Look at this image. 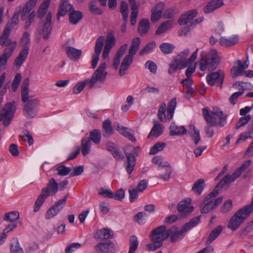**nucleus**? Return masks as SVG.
Listing matches in <instances>:
<instances>
[{"mask_svg": "<svg viewBox=\"0 0 253 253\" xmlns=\"http://www.w3.org/2000/svg\"><path fill=\"white\" fill-rule=\"evenodd\" d=\"M198 51V48H197L189 58H187L189 54L188 49L186 48L181 51L170 63L168 70L169 73L172 74L177 69H183L191 64L196 60Z\"/></svg>", "mask_w": 253, "mask_h": 253, "instance_id": "1", "label": "nucleus"}, {"mask_svg": "<svg viewBox=\"0 0 253 253\" xmlns=\"http://www.w3.org/2000/svg\"><path fill=\"white\" fill-rule=\"evenodd\" d=\"M169 237L168 229L165 225H161L151 232L150 238L151 243L146 245L148 251H154L163 245V241Z\"/></svg>", "mask_w": 253, "mask_h": 253, "instance_id": "2", "label": "nucleus"}, {"mask_svg": "<svg viewBox=\"0 0 253 253\" xmlns=\"http://www.w3.org/2000/svg\"><path fill=\"white\" fill-rule=\"evenodd\" d=\"M58 190V183L55 181L54 178H50L48 180L46 187L42 189L40 196L35 202L34 209V211L37 212L39 211L46 199L50 195H55Z\"/></svg>", "mask_w": 253, "mask_h": 253, "instance_id": "3", "label": "nucleus"}, {"mask_svg": "<svg viewBox=\"0 0 253 253\" xmlns=\"http://www.w3.org/2000/svg\"><path fill=\"white\" fill-rule=\"evenodd\" d=\"M201 58L199 61L200 69L201 71H212L215 69L219 63L220 58L214 49H211L208 54L206 55L204 51L201 53Z\"/></svg>", "mask_w": 253, "mask_h": 253, "instance_id": "4", "label": "nucleus"}, {"mask_svg": "<svg viewBox=\"0 0 253 253\" xmlns=\"http://www.w3.org/2000/svg\"><path fill=\"white\" fill-rule=\"evenodd\" d=\"M203 114L207 124L211 126H223L226 123V115L218 109L210 112L208 109L204 108Z\"/></svg>", "mask_w": 253, "mask_h": 253, "instance_id": "5", "label": "nucleus"}, {"mask_svg": "<svg viewBox=\"0 0 253 253\" xmlns=\"http://www.w3.org/2000/svg\"><path fill=\"white\" fill-rule=\"evenodd\" d=\"M200 221V217H195L189 222L185 224L181 229H179L176 226H173L168 229L169 237L170 236L172 242H176L178 240L183 238L184 233L197 225Z\"/></svg>", "mask_w": 253, "mask_h": 253, "instance_id": "6", "label": "nucleus"}, {"mask_svg": "<svg viewBox=\"0 0 253 253\" xmlns=\"http://www.w3.org/2000/svg\"><path fill=\"white\" fill-rule=\"evenodd\" d=\"M217 187L206 196L200 205L201 211L202 213H207L210 211L216 208L222 201V198L219 197L214 200V198L218 194Z\"/></svg>", "mask_w": 253, "mask_h": 253, "instance_id": "7", "label": "nucleus"}, {"mask_svg": "<svg viewBox=\"0 0 253 253\" xmlns=\"http://www.w3.org/2000/svg\"><path fill=\"white\" fill-rule=\"evenodd\" d=\"M106 68V63H101L97 70L92 74L91 78L90 79H87L89 83V88L93 87L98 84H102L105 82L108 74Z\"/></svg>", "mask_w": 253, "mask_h": 253, "instance_id": "8", "label": "nucleus"}, {"mask_svg": "<svg viewBox=\"0 0 253 253\" xmlns=\"http://www.w3.org/2000/svg\"><path fill=\"white\" fill-rule=\"evenodd\" d=\"M250 214L244 208L240 209L230 219L227 224L228 228L233 231L236 230Z\"/></svg>", "mask_w": 253, "mask_h": 253, "instance_id": "9", "label": "nucleus"}, {"mask_svg": "<svg viewBox=\"0 0 253 253\" xmlns=\"http://www.w3.org/2000/svg\"><path fill=\"white\" fill-rule=\"evenodd\" d=\"M251 161H248L244 163L241 167L236 170L232 175L228 174L225 175L219 182L216 187L218 191L219 187L222 188L225 185L229 184L237 178L241 173L250 165Z\"/></svg>", "mask_w": 253, "mask_h": 253, "instance_id": "10", "label": "nucleus"}, {"mask_svg": "<svg viewBox=\"0 0 253 253\" xmlns=\"http://www.w3.org/2000/svg\"><path fill=\"white\" fill-rule=\"evenodd\" d=\"M16 110L15 103L6 104L0 114V121L6 126L9 125Z\"/></svg>", "mask_w": 253, "mask_h": 253, "instance_id": "11", "label": "nucleus"}, {"mask_svg": "<svg viewBox=\"0 0 253 253\" xmlns=\"http://www.w3.org/2000/svg\"><path fill=\"white\" fill-rule=\"evenodd\" d=\"M68 198V195H66L63 198L59 200L50 207L45 213V219L48 220L56 216L65 206Z\"/></svg>", "mask_w": 253, "mask_h": 253, "instance_id": "12", "label": "nucleus"}, {"mask_svg": "<svg viewBox=\"0 0 253 253\" xmlns=\"http://www.w3.org/2000/svg\"><path fill=\"white\" fill-rule=\"evenodd\" d=\"M105 38L103 36L99 37L96 41L94 47V53L92 56L91 67L93 69L96 67L99 59V55L102 50Z\"/></svg>", "mask_w": 253, "mask_h": 253, "instance_id": "13", "label": "nucleus"}, {"mask_svg": "<svg viewBox=\"0 0 253 253\" xmlns=\"http://www.w3.org/2000/svg\"><path fill=\"white\" fill-rule=\"evenodd\" d=\"M249 65V61L248 59L245 61L243 63L240 60L236 61L231 69L232 77L236 78L239 76L243 75L245 72V70L248 68Z\"/></svg>", "mask_w": 253, "mask_h": 253, "instance_id": "14", "label": "nucleus"}, {"mask_svg": "<svg viewBox=\"0 0 253 253\" xmlns=\"http://www.w3.org/2000/svg\"><path fill=\"white\" fill-rule=\"evenodd\" d=\"M52 16L49 12L46 17V21L43 25L40 24L37 28V32L39 35H42L44 39H47L51 30Z\"/></svg>", "mask_w": 253, "mask_h": 253, "instance_id": "15", "label": "nucleus"}, {"mask_svg": "<svg viewBox=\"0 0 253 253\" xmlns=\"http://www.w3.org/2000/svg\"><path fill=\"white\" fill-rule=\"evenodd\" d=\"M224 77V72L221 70L211 73L206 77L207 83L211 86L214 85L221 86Z\"/></svg>", "mask_w": 253, "mask_h": 253, "instance_id": "16", "label": "nucleus"}, {"mask_svg": "<svg viewBox=\"0 0 253 253\" xmlns=\"http://www.w3.org/2000/svg\"><path fill=\"white\" fill-rule=\"evenodd\" d=\"M116 43V40L114 34L111 31L107 36L106 43L102 53V57L104 60H109V54L112 48L115 45Z\"/></svg>", "mask_w": 253, "mask_h": 253, "instance_id": "17", "label": "nucleus"}, {"mask_svg": "<svg viewBox=\"0 0 253 253\" xmlns=\"http://www.w3.org/2000/svg\"><path fill=\"white\" fill-rule=\"evenodd\" d=\"M17 44V42L13 41V42L12 43L10 46L9 47H6L4 50L3 53L0 56V70L5 68L8 59L11 56L16 47Z\"/></svg>", "mask_w": 253, "mask_h": 253, "instance_id": "18", "label": "nucleus"}, {"mask_svg": "<svg viewBox=\"0 0 253 253\" xmlns=\"http://www.w3.org/2000/svg\"><path fill=\"white\" fill-rule=\"evenodd\" d=\"M39 103L37 98L29 100L25 104L24 109V114L28 118H33L37 114V106Z\"/></svg>", "mask_w": 253, "mask_h": 253, "instance_id": "19", "label": "nucleus"}, {"mask_svg": "<svg viewBox=\"0 0 253 253\" xmlns=\"http://www.w3.org/2000/svg\"><path fill=\"white\" fill-rule=\"evenodd\" d=\"M157 169L160 171L158 177L165 181L168 180L171 173V169L167 162L161 161L158 165Z\"/></svg>", "mask_w": 253, "mask_h": 253, "instance_id": "20", "label": "nucleus"}, {"mask_svg": "<svg viewBox=\"0 0 253 253\" xmlns=\"http://www.w3.org/2000/svg\"><path fill=\"white\" fill-rule=\"evenodd\" d=\"M191 202V200L187 198L179 203L177 209L181 215L185 216L192 212L193 207L190 205Z\"/></svg>", "mask_w": 253, "mask_h": 253, "instance_id": "21", "label": "nucleus"}, {"mask_svg": "<svg viewBox=\"0 0 253 253\" xmlns=\"http://www.w3.org/2000/svg\"><path fill=\"white\" fill-rule=\"evenodd\" d=\"M94 249L97 253H113L115 247L113 243L107 241L97 244L94 247Z\"/></svg>", "mask_w": 253, "mask_h": 253, "instance_id": "22", "label": "nucleus"}, {"mask_svg": "<svg viewBox=\"0 0 253 253\" xmlns=\"http://www.w3.org/2000/svg\"><path fill=\"white\" fill-rule=\"evenodd\" d=\"M165 4L160 2L157 3L151 10V20L152 22L158 21L161 17L164 10Z\"/></svg>", "mask_w": 253, "mask_h": 253, "instance_id": "23", "label": "nucleus"}, {"mask_svg": "<svg viewBox=\"0 0 253 253\" xmlns=\"http://www.w3.org/2000/svg\"><path fill=\"white\" fill-rule=\"evenodd\" d=\"M65 51L67 57L74 61H78L82 54V51L81 49L75 48L71 46H67Z\"/></svg>", "mask_w": 253, "mask_h": 253, "instance_id": "24", "label": "nucleus"}, {"mask_svg": "<svg viewBox=\"0 0 253 253\" xmlns=\"http://www.w3.org/2000/svg\"><path fill=\"white\" fill-rule=\"evenodd\" d=\"M127 48V44H124L121 45L118 49L113 62V66L115 70L118 69L120 64L121 58L124 55V53Z\"/></svg>", "mask_w": 253, "mask_h": 253, "instance_id": "25", "label": "nucleus"}, {"mask_svg": "<svg viewBox=\"0 0 253 253\" xmlns=\"http://www.w3.org/2000/svg\"><path fill=\"white\" fill-rule=\"evenodd\" d=\"M12 30V26L10 25H6L2 35L0 36V44L5 45L9 47L13 42H11L8 36Z\"/></svg>", "mask_w": 253, "mask_h": 253, "instance_id": "26", "label": "nucleus"}, {"mask_svg": "<svg viewBox=\"0 0 253 253\" xmlns=\"http://www.w3.org/2000/svg\"><path fill=\"white\" fill-rule=\"evenodd\" d=\"M132 148L131 153H126L127 158V165L126 169L128 174H130L133 170V168L136 164V159L135 157V149L131 146Z\"/></svg>", "mask_w": 253, "mask_h": 253, "instance_id": "27", "label": "nucleus"}, {"mask_svg": "<svg viewBox=\"0 0 253 253\" xmlns=\"http://www.w3.org/2000/svg\"><path fill=\"white\" fill-rule=\"evenodd\" d=\"M198 14L196 9H192L186 12L182 15L178 20V23L180 25H184L191 22Z\"/></svg>", "mask_w": 253, "mask_h": 253, "instance_id": "28", "label": "nucleus"}, {"mask_svg": "<svg viewBox=\"0 0 253 253\" xmlns=\"http://www.w3.org/2000/svg\"><path fill=\"white\" fill-rule=\"evenodd\" d=\"M223 4L222 0H211L205 6L204 11L208 14L213 12L215 9L220 7Z\"/></svg>", "mask_w": 253, "mask_h": 253, "instance_id": "29", "label": "nucleus"}, {"mask_svg": "<svg viewBox=\"0 0 253 253\" xmlns=\"http://www.w3.org/2000/svg\"><path fill=\"white\" fill-rule=\"evenodd\" d=\"M239 42V38L236 35L229 37H222L219 40V43L222 46H233Z\"/></svg>", "mask_w": 253, "mask_h": 253, "instance_id": "30", "label": "nucleus"}, {"mask_svg": "<svg viewBox=\"0 0 253 253\" xmlns=\"http://www.w3.org/2000/svg\"><path fill=\"white\" fill-rule=\"evenodd\" d=\"M29 52V50L22 49L15 60L14 63V66L17 68H20L26 60Z\"/></svg>", "mask_w": 253, "mask_h": 253, "instance_id": "31", "label": "nucleus"}, {"mask_svg": "<svg viewBox=\"0 0 253 253\" xmlns=\"http://www.w3.org/2000/svg\"><path fill=\"white\" fill-rule=\"evenodd\" d=\"M163 132V128L162 125L157 121H154V125L148 135V138H157L162 134Z\"/></svg>", "mask_w": 253, "mask_h": 253, "instance_id": "32", "label": "nucleus"}, {"mask_svg": "<svg viewBox=\"0 0 253 253\" xmlns=\"http://www.w3.org/2000/svg\"><path fill=\"white\" fill-rule=\"evenodd\" d=\"M116 127V129L121 134L127 137L132 142H134L135 141V138L132 130L129 129L127 127L120 126L119 125H117Z\"/></svg>", "mask_w": 253, "mask_h": 253, "instance_id": "33", "label": "nucleus"}, {"mask_svg": "<svg viewBox=\"0 0 253 253\" xmlns=\"http://www.w3.org/2000/svg\"><path fill=\"white\" fill-rule=\"evenodd\" d=\"M132 61V58L126 55L125 57V58L122 60L120 65V68L119 69V73L120 76H123L125 75L126 71L128 69Z\"/></svg>", "mask_w": 253, "mask_h": 253, "instance_id": "34", "label": "nucleus"}, {"mask_svg": "<svg viewBox=\"0 0 253 253\" xmlns=\"http://www.w3.org/2000/svg\"><path fill=\"white\" fill-rule=\"evenodd\" d=\"M37 1L38 0H30L26 2L22 9V20L25 19L27 14L30 13L31 10L35 6Z\"/></svg>", "mask_w": 253, "mask_h": 253, "instance_id": "35", "label": "nucleus"}, {"mask_svg": "<svg viewBox=\"0 0 253 253\" xmlns=\"http://www.w3.org/2000/svg\"><path fill=\"white\" fill-rule=\"evenodd\" d=\"M222 230L223 227L221 225H219L213 229L209 235L206 245H210L219 236Z\"/></svg>", "mask_w": 253, "mask_h": 253, "instance_id": "36", "label": "nucleus"}, {"mask_svg": "<svg viewBox=\"0 0 253 253\" xmlns=\"http://www.w3.org/2000/svg\"><path fill=\"white\" fill-rule=\"evenodd\" d=\"M140 43V38L137 37L134 38L128 50V54L126 56L133 58L134 55L137 52Z\"/></svg>", "mask_w": 253, "mask_h": 253, "instance_id": "37", "label": "nucleus"}, {"mask_svg": "<svg viewBox=\"0 0 253 253\" xmlns=\"http://www.w3.org/2000/svg\"><path fill=\"white\" fill-rule=\"evenodd\" d=\"M30 81L28 78L25 79L22 86L21 97L23 102H27L29 99V87Z\"/></svg>", "mask_w": 253, "mask_h": 253, "instance_id": "38", "label": "nucleus"}, {"mask_svg": "<svg viewBox=\"0 0 253 253\" xmlns=\"http://www.w3.org/2000/svg\"><path fill=\"white\" fill-rule=\"evenodd\" d=\"M170 135H180L186 132V129L184 126H178L174 123H172L170 126Z\"/></svg>", "mask_w": 253, "mask_h": 253, "instance_id": "39", "label": "nucleus"}, {"mask_svg": "<svg viewBox=\"0 0 253 253\" xmlns=\"http://www.w3.org/2000/svg\"><path fill=\"white\" fill-rule=\"evenodd\" d=\"M68 0H62L58 8V16H63L73 8V5L68 2Z\"/></svg>", "mask_w": 253, "mask_h": 253, "instance_id": "40", "label": "nucleus"}, {"mask_svg": "<svg viewBox=\"0 0 253 253\" xmlns=\"http://www.w3.org/2000/svg\"><path fill=\"white\" fill-rule=\"evenodd\" d=\"M111 231L107 228H103L97 231L94 237L97 239L103 240L109 239L112 237Z\"/></svg>", "mask_w": 253, "mask_h": 253, "instance_id": "41", "label": "nucleus"}, {"mask_svg": "<svg viewBox=\"0 0 253 253\" xmlns=\"http://www.w3.org/2000/svg\"><path fill=\"white\" fill-rule=\"evenodd\" d=\"M30 42V34L28 31H25L23 33L20 40V43L22 46V49L29 50Z\"/></svg>", "mask_w": 253, "mask_h": 253, "instance_id": "42", "label": "nucleus"}, {"mask_svg": "<svg viewBox=\"0 0 253 253\" xmlns=\"http://www.w3.org/2000/svg\"><path fill=\"white\" fill-rule=\"evenodd\" d=\"M173 24V20L170 19L162 23L158 27L157 30L156 32L157 35H160L169 29Z\"/></svg>", "mask_w": 253, "mask_h": 253, "instance_id": "43", "label": "nucleus"}, {"mask_svg": "<svg viewBox=\"0 0 253 253\" xmlns=\"http://www.w3.org/2000/svg\"><path fill=\"white\" fill-rule=\"evenodd\" d=\"M177 105L176 99L172 98L168 103V108L167 109V117L169 119H171Z\"/></svg>", "mask_w": 253, "mask_h": 253, "instance_id": "44", "label": "nucleus"}, {"mask_svg": "<svg viewBox=\"0 0 253 253\" xmlns=\"http://www.w3.org/2000/svg\"><path fill=\"white\" fill-rule=\"evenodd\" d=\"M10 253H24L22 248L20 246L17 238H13L10 243Z\"/></svg>", "mask_w": 253, "mask_h": 253, "instance_id": "45", "label": "nucleus"}, {"mask_svg": "<svg viewBox=\"0 0 253 253\" xmlns=\"http://www.w3.org/2000/svg\"><path fill=\"white\" fill-rule=\"evenodd\" d=\"M91 142L88 138H83L82 140V153L84 156L88 155L90 151Z\"/></svg>", "mask_w": 253, "mask_h": 253, "instance_id": "46", "label": "nucleus"}, {"mask_svg": "<svg viewBox=\"0 0 253 253\" xmlns=\"http://www.w3.org/2000/svg\"><path fill=\"white\" fill-rule=\"evenodd\" d=\"M5 77L6 75L5 73H2L0 77V104L3 102V96L7 92V87L6 86H3Z\"/></svg>", "mask_w": 253, "mask_h": 253, "instance_id": "47", "label": "nucleus"}, {"mask_svg": "<svg viewBox=\"0 0 253 253\" xmlns=\"http://www.w3.org/2000/svg\"><path fill=\"white\" fill-rule=\"evenodd\" d=\"M189 133H190L192 139L194 140V143L197 145L200 140V132L197 129L195 126L190 125L189 126Z\"/></svg>", "mask_w": 253, "mask_h": 253, "instance_id": "48", "label": "nucleus"}, {"mask_svg": "<svg viewBox=\"0 0 253 253\" xmlns=\"http://www.w3.org/2000/svg\"><path fill=\"white\" fill-rule=\"evenodd\" d=\"M82 18L83 15L81 12L73 10L70 14L69 20L72 24H76Z\"/></svg>", "mask_w": 253, "mask_h": 253, "instance_id": "49", "label": "nucleus"}, {"mask_svg": "<svg viewBox=\"0 0 253 253\" xmlns=\"http://www.w3.org/2000/svg\"><path fill=\"white\" fill-rule=\"evenodd\" d=\"M103 128L104 130V136L108 137L113 133L111 121L109 119L106 120L104 121L103 124Z\"/></svg>", "mask_w": 253, "mask_h": 253, "instance_id": "50", "label": "nucleus"}, {"mask_svg": "<svg viewBox=\"0 0 253 253\" xmlns=\"http://www.w3.org/2000/svg\"><path fill=\"white\" fill-rule=\"evenodd\" d=\"M87 85L89 87V83L87 79L78 83V84L73 88V92L75 94L80 93Z\"/></svg>", "mask_w": 253, "mask_h": 253, "instance_id": "51", "label": "nucleus"}, {"mask_svg": "<svg viewBox=\"0 0 253 253\" xmlns=\"http://www.w3.org/2000/svg\"><path fill=\"white\" fill-rule=\"evenodd\" d=\"M101 133L100 130L94 129L90 132V139L95 144H98L100 142Z\"/></svg>", "mask_w": 253, "mask_h": 253, "instance_id": "52", "label": "nucleus"}, {"mask_svg": "<svg viewBox=\"0 0 253 253\" xmlns=\"http://www.w3.org/2000/svg\"><path fill=\"white\" fill-rule=\"evenodd\" d=\"M204 180L203 179H199L196 181L193 186L192 187V190L197 194L198 195H200L204 189Z\"/></svg>", "mask_w": 253, "mask_h": 253, "instance_id": "53", "label": "nucleus"}, {"mask_svg": "<svg viewBox=\"0 0 253 253\" xmlns=\"http://www.w3.org/2000/svg\"><path fill=\"white\" fill-rule=\"evenodd\" d=\"M50 2V0H44L41 4L38 10V15L39 17H42L45 14Z\"/></svg>", "mask_w": 253, "mask_h": 253, "instance_id": "54", "label": "nucleus"}, {"mask_svg": "<svg viewBox=\"0 0 253 253\" xmlns=\"http://www.w3.org/2000/svg\"><path fill=\"white\" fill-rule=\"evenodd\" d=\"M19 218V212L16 211H12L5 214L4 220L10 222L16 223Z\"/></svg>", "mask_w": 253, "mask_h": 253, "instance_id": "55", "label": "nucleus"}, {"mask_svg": "<svg viewBox=\"0 0 253 253\" xmlns=\"http://www.w3.org/2000/svg\"><path fill=\"white\" fill-rule=\"evenodd\" d=\"M149 29V22L148 20L143 19L139 24L138 27V32L140 34H144L148 31Z\"/></svg>", "mask_w": 253, "mask_h": 253, "instance_id": "56", "label": "nucleus"}, {"mask_svg": "<svg viewBox=\"0 0 253 253\" xmlns=\"http://www.w3.org/2000/svg\"><path fill=\"white\" fill-rule=\"evenodd\" d=\"M166 147V144L163 142L156 143L150 150L149 154L155 155L162 151Z\"/></svg>", "mask_w": 253, "mask_h": 253, "instance_id": "57", "label": "nucleus"}, {"mask_svg": "<svg viewBox=\"0 0 253 253\" xmlns=\"http://www.w3.org/2000/svg\"><path fill=\"white\" fill-rule=\"evenodd\" d=\"M130 246L128 253H134L138 246V241L135 236H131L130 238Z\"/></svg>", "mask_w": 253, "mask_h": 253, "instance_id": "58", "label": "nucleus"}, {"mask_svg": "<svg viewBox=\"0 0 253 253\" xmlns=\"http://www.w3.org/2000/svg\"><path fill=\"white\" fill-rule=\"evenodd\" d=\"M160 48L165 54H169L172 52L174 46L169 43H163L160 45Z\"/></svg>", "mask_w": 253, "mask_h": 253, "instance_id": "59", "label": "nucleus"}, {"mask_svg": "<svg viewBox=\"0 0 253 253\" xmlns=\"http://www.w3.org/2000/svg\"><path fill=\"white\" fill-rule=\"evenodd\" d=\"M20 11H21V8L17 7L16 9V10L12 16L11 22L7 24V25H10L12 26V29L13 28V27L14 25H16L19 23V13H20Z\"/></svg>", "mask_w": 253, "mask_h": 253, "instance_id": "60", "label": "nucleus"}, {"mask_svg": "<svg viewBox=\"0 0 253 253\" xmlns=\"http://www.w3.org/2000/svg\"><path fill=\"white\" fill-rule=\"evenodd\" d=\"M251 119V116L249 115L240 118L236 125L235 128L239 129L242 126L246 125Z\"/></svg>", "mask_w": 253, "mask_h": 253, "instance_id": "61", "label": "nucleus"}, {"mask_svg": "<svg viewBox=\"0 0 253 253\" xmlns=\"http://www.w3.org/2000/svg\"><path fill=\"white\" fill-rule=\"evenodd\" d=\"M155 47L154 42H151L145 45L139 52L140 55H143L149 53L154 50Z\"/></svg>", "mask_w": 253, "mask_h": 253, "instance_id": "62", "label": "nucleus"}, {"mask_svg": "<svg viewBox=\"0 0 253 253\" xmlns=\"http://www.w3.org/2000/svg\"><path fill=\"white\" fill-rule=\"evenodd\" d=\"M99 195L105 198H113V192L109 188H100L99 190Z\"/></svg>", "mask_w": 253, "mask_h": 253, "instance_id": "63", "label": "nucleus"}, {"mask_svg": "<svg viewBox=\"0 0 253 253\" xmlns=\"http://www.w3.org/2000/svg\"><path fill=\"white\" fill-rule=\"evenodd\" d=\"M120 11L123 15L124 20L126 21L128 13V5L126 2L123 1L121 3Z\"/></svg>", "mask_w": 253, "mask_h": 253, "instance_id": "64", "label": "nucleus"}]
</instances>
